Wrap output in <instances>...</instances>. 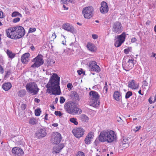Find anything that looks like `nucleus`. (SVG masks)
<instances>
[{
	"label": "nucleus",
	"mask_w": 156,
	"mask_h": 156,
	"mask_svg": "<svg viewBox=\"0 0 156 156\" xmlns=\"http://www.w3.org/2000/svg\"><path fill=\"white\" fill-rule=\"evenodd\" d=\"M60 77L56 73H53L48 82L46 85L47 93L54 95H58L61 94L59 86Z\"/></svg>",
	"instance_id": "obj_1"
},
{
	"label": "nucleus",
	"mask_w": 156,
	"mask_h": 156,
	"mask_svg": "<svg viewBox=\"0 0 156 156\" xmlns=\"http://www.w3.org/2000/svg\"><path fill=\"white\" fill-rule=\"evenodd\" d=\"M116 133L111 130H105L101 131L99 136V140L101 142H107L111 143L116 140Z\"/></svg>",
	"instance_id": "obj_2"
},
{
	"label": "nucleus",
	"mask_w": 156,
	"mask_h": 156,
	"mask_svg": "<svg viewBox=\"0 0 156 156\" xmlns=\"http://www.w3.org/2000/svg\"><path fill=\"white\" fill-rule=\"evenodd\" d=\"M64 108L67 113L72 115L79 114L82 113L81 109L78 108L77 105L71 101L66 103Z\"/></svg>",
	"instance_id": "obj_3"
},
{
	"label": "nucleus",
	"mask_w": 156,
	"mask_h": 156,
	"mask_svg": "<svg viewBox=\"0 0 156 156\" xmlns=\"http://www.w3.org/2000/svg\"><path fill=\"white\" fill-rule=\"evenodd\" d=\"M90 96V106L96 108L100 105V102L99 100V95L98 93L95 91H91L89 93Z\"/></svg>",
	"instance_id": "obj_4"
},
{
	"label": "nucleus",
	"mask_w": 156,
	"mask_h": 156,
	"mask_svg": "<svg viewBox=\"0 0 156 156\" xmlns=\"http://www.w3.org/2000/svg\"><path fill=\"white\" fill-rule=\"evenodd\" d=\"M26 87L27 91L30 94H32L33 95L37 94L39 90L37 84L34 82L27 83Z\"/></svg>",
	"instance_id": "obj_5"
},
{
	"label": "nucleus",
	"mask_w": 156,
	"mask_h": 156,
	"mask_svg": "<svg viewBox=\"0 0 156 156\" xmlns=\"http://www.w3.org/2000/svg\"><path fill=\"white\" fill-rule=\"evenodd\" d=\"M134 65L133 58L129 59L124 58L123 60L122 67L123 69L126 71L132 69Z\"/></svg>",
	"instance_id": "obj_6"
},
{
	"label": "nucleus",
	"mask_w": 156,
	"mask_h": 156,
	"mask_svg": "<svg viewBox=\"0 0 156 156\" xmlns=\"http://www.w3.org/2000/svg\"><path fill=\"white\" fill-rule=\"evenodd\" d=\"M94 12V8L92 6L85 7L82 10V13L84 17L87 19H90L92 17Z\"/></svg>",
	"instance_id": "obj_7"
},
{
	"label": "nucleus",
	"mask_w": 156,
	"mask_h": 156,
	"mask_svg": "<svg viewBox=\"0 0 156 156\" xmlns=\"http://www.w3.org/2000/svg\"><path fill=\"white\" fill-rule=\"evenodd\" d=\"M32 61L34 63L31 65L32 68L35 69L40 67L44 63L43 56L41 55H38L36 57L32 59Z\"/></svg>",
	"instance_id": "obj_8"
},
{
	"label": "nucleus",
	"mask_w": 156,
	"mask_h": 156,
	"mask_svg": "<svg viewBox=\"0 0 156 156\" xmlns=\"http://www.w3.org/2000/svg\"><path fill=\"white\" fill-rule=\"evenodd\" d=\"M126 38V33H122L120 35H117L115 37V40L116 41L115 43V46L116 47H119L125 41Z\"/></svg>",
	"instance_id": "obj_9"
},
{
	"label": "nucleus",
	"mask_w": 156,
	"mask_h": 156,
	"mask_svg": "<svg viewBox=\"0 0 156 156\" xmlns=\"http://www.w3.org/2000/svg\"><path fill=\"white\" fill-rule=\"evenodd\" d=\"M112 31L115 33L119 34L123 30V27L121 23L119 21L114 23L112 25Z\"/></svg>",
	"instance_id": "obj_10"
},
{
	"label": "nucleus",
	"mask_w": 156,
	"mask_h": 156,
	"mask_svg": "<svg viewBox=\"0 0 156 156\" xmlns=\"http://www.w3.org/2000/svg\"><path fill=\"white\" fill-rule=\"evenodd\" d=\"M72 133L75 137L78 138H79L82 137L83 135L84 130L81 127H77L73 129Z\"/></svg>",
	"instance_id": "obj_11"
},
{
	"label": "nucleus",
	"mask_w": 156,
	"mask_h": 156,
	"mask_svg": "<svg viewBox=\"0 0 156 156\" xmlns=\"http://www.w3.org/2000/svg\"><path fill=\"white\" fill-rule=\"evenodd\" d=\"M6 35L7 36L11 39H16V31L15 30V27H10L6 30Z\"/></svg>",
	"instance_id": "obj_12"
},
{
	"label": "nucleus",
	"mask_w": 156,
	"mask_h": 156,
	"mask_svg": "<svg viewBox=\"0 0 156 156\" xmlns=\"http://www.w3.org/2000/svg\"><path fill=\"white\" fill-rule=\"evenodd\" d=\"M16 32V39H20L25 34V31L24 28L21 26H17L15 27Z\"/></svg>",
	"instance_id": "obj_13"
},
{
	"label": "nucleus",
	"mask_w": 156,
	"mask_h": 156,
	"mask_svg": "<svg viewBox=\"0 0 156 156\" xmlns=\"http://www.w3.org/2000/svg\"><path fill=\"white\" fill-rule=\"evenodd\" d=\"M47 134L46 130L44 128L38 129L36 133V137L38 138H42Z\"/></svg>",
	"instance_id": "obj_14"
},
{
	"label": "nucleus",
	"mask_w": 156,
	"mask_h": 156,
	"mask_svg": "<svg viewBox=\"0 0 156 156\" xmlns=\"http://www.w3.org/2000/svg\"><path fill=\"white\" fill-rule=\"evenodd\" d=\"M101 6L100 8V12L103 14H105L108 12V7L107 3L105 2H101Z\"/></svg>",
	"instance_id": "obj_15"
},
{
	"label": "nucleus",
	"mask_w": 156,
	"mask_h": 156,
	"mask_svg": "<svg viewBox=\"0 0 156 156\" xmlns=\"http://www.w3.org/2000/svg\"><path fill=\"white\" fill-rule=\"evenodd\" d=\"M62 28L65 30L73 33L74 32V28L69 23H65L63 24Z\"/></svg>",
	"instance_id": "obj_16"
},
{
	"label": "nucleus",
	"mask_w": 156,
	"mask_h": 156,
	"mask_svg": "<svg viewBox=\"0 0 156 156\" xmlns=\"http://www.w3.org/2000/svg\"><path fill=\"white\" fill-rule=\"evenodd\" d=\"M13 154L18 156H20L23 154V152L22 149L18 147H15L12 150Z\"/></svg>",
	"instance_id": "obj_17"
},
{
	"label": "nucleus",
	"mask_w": 156,
	"mask_h": 156,
	"mask_svg": "<svg viewBox=\"0 0 156 156\" xmlns=\"http://www.w3.org/2000/svg\"><path fill=\"white\" fill-rule=\"evenodd\" d=\"M30 56L29 53H26L23 54L22 56L21 60L22 62L24 64H27L29 61V57Z\"/></svg>",
	"instance_id": "obj_18"
},
{
	"label": "nucleus",
	"mask_w": 156,
	"mask_h": 156,
	"mask_svg": "<svg viewBox=\"0 0 156 156\" xmlns=\"http://www.w3.org/2000/svg\"><path fill=\"white\" fill-rule=\"evenodd\" d=\"M62 140V137L61 134L58 133H56L55 136L53 141L55 144H58Z\"/></svg>",
	"instance_id": "obj_19"
},
{
	"label": "nucleus",
	"mask_w": 156,
	"mask_h": 156,
	"mask_svg": "<svg viewBox=\"0 0 156 156\" xmlns=\"http://www.w3.org/2000/svg\"><path fill=\"white\" fill-rule=\"evenodd\" d=\"M128 87L133 89H135L138 88V86L135 82V81L133 80L128 82Z\"/></svg>",
	"instance_id": "obj_20"
},
{
	"label": "nucleus",
	"mask_w": 156,
	"mask_h": 156,
	"mask_svg": "<svg viewBox=\"0 0 156 156\" xmlns=\"http://www.w3.org/2000/svg\"><path fill=\"white\" fill-rule=\"evenodd\" d=\"M23 137L21 135H18L14 137L13 141L17 144H21L23 140Z\"/></svg>",
	"instance_id": "obj_21"
},
{
	"label": "nucleus",
	"mask_w": 156,
	"mask_h": 156,
	"mask_svg": "<svg viewBox=\"0 0 156 156\" xmlns=\"http://www.w3.org/2000/svg\"><path fill=\"white\" fill-rule=\"evenodd\" d=\"M114 99L116 101H119L122 98L121 94L120 92L118 91H115L113 94Z\"/></svg>",
	"instance_id": "obj_22"
},
{
	"label": "nucleus",
	"mask_w": 156,
	"mask_h": 156,
	"mask_svg": "<svg viewBox=\"0 0 156 156\" xmlns=\"http://www.w3.org/2000/svg\"><path fill=\"white\" fill-rule=\"evenodd\" d=\"M87 47L88 50L91 52H94L96 50V48L95 45L91 43H88Z\"/></svg>",
	"instance_id": "obj_23"
},
{
	"label": "nucleus",
	"mask_w": 156,
	"mask_h": 156,
	"mask_svg": "<svg viewBox=\"0 0 156 156\" xmlns=\"http://www.w3.org/2000/svg\"><path fill=\"white\" fill-rule=\"evenodd\" d=\"M93 63L91 64H94L93 65V66H92V68L90 69L91 71H95L97 73L99 72L100 71V69L99 67L97 65L96 62H92Z\"/></svg>",
	"instance_id": "obj_24"
},
{
	"label": "nucleus",
	"mask_w": 156,
	"mask_h": 156,
	"mask_svg": "<svg viewBox=\"0 0 156 156\" xmlns=\"http://www.w3.org/2000/svg\"><path fill=\"white\" fill-rule=\"evenodd\" d=\"M129 140L127 138H124L123 139L122 142V145L121 144L122 147L124 148H126L129 146Z\"/></svg>",
	"instance_id": "obj_25"
},
{
	"label": "nucleus",
	"mask_w": 156,
	"mask_h": 156,
	"mask_svg": "<svg viewBox=\"0 0 156 156\" xmlns=\"http://www.w3.org/2000/svg\"><path fill=\"white\" fill-rule=\"evenodd\" d=\"M12 87V85L10 83H4L2 86V88L5 91L9 90Z\"/></svg>",
	"instance_id": "obj_26"
},
{
	"label": "nucleus",
	"mask_w": 156,
	"mask_h": 156,
	"mask_svg": "<svg viewBox=\"0 0 156 156\" xmlns=\"http://www.w3.org/2000/svg\"><path fill=\"white\" fill-rule=\"evenodd\" d=\"M73 98L76 101H79L80 100L79 97L77 93L75 92H73L72 94Z\"/></svg>",
	"instance_id": "obj_27"
},
{
	"label": "nucleus",
	"mask_w": 156,
	"mask_h": 156,
	"mask_svg": "<svg viewBox=\"0 0 156 156\" xmlns=\"http://www.w3.org/2000/svg\"><path fill=\"white\" fill-rule=\"evenodd\" d=\"M6 53L9 58H14L16 55L15 54L12 53V51L9 49L7 50Z\"/></svg>",
	"instance_id": "obj_28"
},
{
	"label": "nucleus",
	"mask_w": 156,
	"mask_h": 156,
	"mask_svg": "<svg viewBox=\"0 0 156 156\" xmlns=\"http://www.w3.org/2000/svg\"><path fill=\"white\" fill-rule=\"evenodd\" d=\"M26 94V91L24 90H21L19 91L18 93V95L20 97L24 96Z\"/></svg>",
	"instance_id": "obj_29"
},
{
	"label": "nucleus",
	"mask_w": 156,
	"mask_h": 156,
	"mask_svg": "<svg viewBox=\"0 0 156 156\" xmlns=\"http://www.w3.org/2000/svg\"><path fill=\"white\" fill-rule=\"evenodd\" d=\"M80 119L82 120V121L84 122H87L89 119L88 117L85 115L82 114L80 115Z\"/></svg>",
	"instance_id": "obj_30"
},
{
	"label": "nucleus",
	"mask_w": 156,
	"mask_h": 156,
	"mask_svg": "<svg viewBox=\"0 0 156 156\" xmlns=\"http://www.w3.org/2000/svg\"><path fill=\"white\" fill-rule=\"evenodd\" d=\"M29 122L30 124L32 125H34L36 124L37 122L36 119L33 118H31L29 120Z\"/></svg>",
	"instance_id": "obj_31"
},
{
	"label": "nucleus",
	"mask_w": 156,
	"mask_h": 156,
	"mask_svg": "<svg viewBox=\"0 0 156 156\" xmlns=\"http://www.w3.org/2000/svg\"><path fill=\"white\" fill-rule=\"evenodd\" d=\"M69 121L71 122L74 123L76 125H77L78 124V122L77 121V119L75 118H71L69 119Z\"/></svg>",
	"instance_id": "obj_32"
},
{
	"label": "nucleus",
	"mask_w": 156,
	"mask_h": 156,
	"mask_svg": "<svg viewBox=\"0 0 156 156\" xmlns=\"http://www.w3.org/2000/svg\"><path fill=\"white\" fill-rule=\"evenodd\" d=\"M17 16L22 17V15L18 12H13L12 14V17H16Z\"/></svg>",
	"instance_id": "obj_33"
},
{
	"label": "nucleus",
	"mask_w": 156,
	"mask_h": 156,
	"mask_svg": "<svg viewBox=\"0 0 156 156\" xmlns=\"http://www.w3.org/2000/svg\"><path fill=\"white\" fill-rule=\"evenodd\" d=\"M132 95V92L130 91H128L126 94L125 95V98L126 99H128L129 98L130 96Z\"/></svg>",
	"instance_id": "obj_34"
},
{
	"label": "nucleus",
	"mask_w": 156,
	"mask_h": 156,
	"mask_svg": "<svg viewBox=\"0 0 156 156\" xmlns=\"http://www.w3.org/2000/svg\"><path fill=\"white\" fill-rule=\"evenodd\" d=\"M41 112V110L40 108L36 109L35 111V114L37 116H39Z\"/></svg>",
	"instance_id": "obj_35"
},
{
	"label": "nucleus",
	"mask_w": 156,
	"mask_h": 156,
	"mask_svg": "<svg viewBox=\"0 0 156 156\" xmlns=\"http://www.w3.org/2000/svg\"><path fill=\"white\" fill-rule=\"evenodd\" d=\"M87 137H88L89 139L91 140L94 137V133L93 132L89 133Z\"/></svg>",
	"instance_id": "obj_36"
},
{
	"label": "nucleus",
	"mask_w": 156,
	"mask_h": 156,
	"mask_svg": "<svg viewBox=\"0 0 156 156\" xmlns=\"http://www.w3.org/2000/svg\"><path fill=\"white\" fill-rule=\"evenodd\" d=\"M75 156H85L84 153L82 151H79Z\"/></svg>",
	"instance_id": "obj_37"
},
{
	"label": "nucleus",
	"mask_w": 156,
	"mask_h": 156,
	"mask_svg": "<svg viewBox=\"0 0 156 156\" xmlns=\"http://www.w3.org/2000/svg\"><path fill=\"white\" fill-rule=\"evenodd\" d=\"M85 143L86 144H89L90 143V141L91 140L90 139L86 136L85 139Z\"/></svg>",
	"instance_id": "obj_38"
},
{
	"label": "nucleus",
	"mask_w": 156,
	"mask_h": 156,
	"mask_svg": "<svg viewBox=\"0 0 156 156\" xmlns=\"http://www.w3.org/2000/svg\"><path fill=\"white\" fill-rule=\"evenodd\" d=\"M56 37V36L55 33H54L52 34L51 36L50 37V38L51 39V41H52L55 39Z\"/></svg>",
	"instance_id": "obj_39"
},
{
	"label": "nucleus",
	"mask_w": 156,
	"mask_h": 156,
	"mask_svg": "<svg viewBox=\"0 0 156 156\" xmlns=\"http://www.w3.org/2000/svg\"><path fill=\"white\" fill-rule=\"evenodd\" d=\"M55 114L57 116H58L60 117L62 115L61 112L60 111H55Z\"/></svg>",
	"instance_id": "obj_40"
},
{
	"label": "nucleus",
	"mask_w": 156,
	"mask_h": 156,
	"mask_svg": "<svg viewBox=\"0 0 156 156\" xmlns=\"http://www.w3.org/2000/svg\"><path fill=\"white\" fill-rule=\"evenodd\" d=\"M105 86L104 87L103 90H104L105 91V93L106 94L107 93V92H108V89L107 82H105Z\"/></svg>",
	"instance_id": "obj_41"
},
{
	"label": "nucleus",
	"mask_w": 156,
	"mask_h": 156,
	"mask_svg": "<svg viewBox=\"0 0 156 156\" xmlns=\"http://www.w3.org/2000/svg\"><path fill=\"white\" fill-rule=\"evenodd\" d=\"M55 63V62L52 59H50L48 61V65L51 66L53 64H54Z\"/></svg>",
	"instance_id": "obj_42"
},
{
	"label": "nucleus",
	"mask_w": 156,
	"mask_h": 156,
	"mask_svg": "<svg viewBox=\"0 0 156 156\" xmlns=\"http://www.w3.org/2000/svg\"><path fill=\"white\" fill-rule=\"evenodd\" d=\"M21 109L23 110H24L26 108L27 105L25 104H22L21 105Z\"/></svg>",
	"instance_id": "obj_43"
},
{
	"label": "nucleus",
	"mask_w": 156,
	"mask_h": 156,
	"mask_svg": "<svg viewBox=\"0 0 156 156\" xmlns=\"http://www.w3.org/2000/svg\"><path fill=\"white\" fill-rule=\"evenodd\" d=\"M65 101V98L63 97H60V102L61 104H62Z\"/></svg>",
	"instance_id": "obj_44"
},
{
	"label": "nucleus",
	"mask_w": 156,
	"mask_h": 156,
	"mask_svg": "<svg viewBox=\"0 0 156 156\" xmlns=\"http://www.w3.org/2000/svg\"><path fill=\"white\" fill-rule=\"evenodd\" d=\"M36 28H30L29 30V33H32L35 32L36 31Z\"/></svg>",
	"instance_id": "obj_45"
},
{
	"label": "nucleus",
	"mask_w": 156,
	"mask_h": 156,
	"mask_svg": "<svg viewBox=\"0 0 156 156\" xmlns=\"http://www.w3.org/2000/svg\"><path fill=\"white\" fill-rule=\"evenodd\" d=\"M20 19L19 17H17L14 19L13 20V22L14 23H16L18 22L20 20Z\"/></svg>",
	"instance_id": "obj_46"
},
{
	"label": "nucleus",
	"mask_w": 156,
	"mask_h": 156,
	"mask_svg": "<svg viewBox=\"0 0 156 156\" xmlns=\"http://www.w3.org/2000/svg\"><path fill=\"white\" fill-rule=\"evenodd\" d=\"M95 62V61H92L90 62L89 63V67L90 69L92 68V66H93V65H94V64H91V63H93L92 62Z\"/></svg>",
	"instance_id": "obj_47"
},
{
	"label": "nucleus",
	"mask_w": 156,
	"mask_h": 156,
	"mask_svg": "<svg viewBox=\"0 0 156 156\" xmlns=\"http://www.w3.org/2000/svg\"><path fill=\"white\" fill-rule=\"evenodd\" d=\"M10 74V72L9 71H7L5 76V78H8Z\"/></svg>",
	"instance_id": "obj_48"
},
{
	"label": "nucleus",
	"mask_w": 156,
	"mask_h": 156,
	"mask_svg": "<svg viewBox=\"0 0 156 156\" xmlns=\"http://www.w3.org/2000/svg\"><path fill=\"white\" fill-rule=\"evenodd\" d=\"M140 128V126H136V127L135 129H133V130L135 132H137L138 131V130Z\"/></svg>",
	"instance_id": "obj_49"
},
{
	"label": "nucleus",
	"mask_w": 156,
	"mask_h": 156,
	"mask_svg": "<svg viewBox=\"0 0 156 156\" xmlns=\"http://www.w3.org/2000/svg\"><path fill=\"white\" fill-rule=\"evenodd\" d=\"M124 52L126 54H128L129 52V50L128 48H126L124 50Z\"/></svg>",
	"instance_id": "obj_50"
},
{
	"label": "nucleus",
	"mask_w": 156,
	"mask_h": 156,
	"mask_svg": "<svg viewBox=\"0 0 156 156\" xmlns=\"http://www.w3.org/2000/svg\"><path fill=\"white\" fill-rule=\"evenodd\" d=\"M92 37L94 39H97L98 38V35L97 34H92Z\"/></svg>",
	"instance_id": "obj_51"
},
{
	"label": "nucleus",
	"mask_w": 156,
	"mask_h": 156,
	"mask_svg": "<svg viewBox=\"0 0 156 156\" xmlns=\"http://www.w3.org/2000/svg\"><path fill=\"white\" fill-rule=\"evenodd\" d=\"M0 72L2 74L4 72L3 68L2 66L1 65H0Z\"/></svg>",
	"instance_id": "obj_52"
},
{
	"label": "nucleus",
	"mask_w": 156,
	"mask_h": 156,
	"mask_svg": "<svg viewBox=\"0 0 156 156\" xmlns=\"http://www.w3.org/2000/svg\"><path fill=\"white\" fill-rule=\"evenodd\" d=\"M67 87L68 88H71L73 87V86L71 83H69L67 84Z\"/></svg>",
	"instance_id": "obj_53"
},
{
	"label": "nucleus",
	"mask_w": 156,
	"mask_h": 156,
	"mask_svg": "<svg viewBox=\"0 0 156 156\" xmlns=\"http://www.w3.org/2000/svg\"><path fill=\"white\" fill-rule=\"evenodd\" d=\"M149 102L151 104L154 103V101H152L151 99V98L150 97L148 100Z\"/></svg>",
	"instance_id": "obj_54"
},
{
	"label": "nucleus",
	"mask_w": 156,
	"mask_h": 156,
	"mask_svg": "<svg viewBox=\"0 0 156 156\" xmlns=\"http://www.w3.org/2000/svg\"><path fill=\"white\" fill-rule=\"evenodd\" d=\"M3 18V13L2 12L0 11V18Z\"/></svg>",
	"instance_id": "obj_55"
},
{
	"label": "nucleus",
	"mask_w": 156,
	"mask_h": 156,
	"mask_svg": "<svg viewBox=\"0 0 156 156\" xmlns=\"http://www.w3.org/2000/svg\"><path fill=\"white\" fill-rule=\"evenodd\" d=\"M136 40V38L135 37L132 38L131 39V41L132 42H135Z\"/></svg>",
	"instance_id": "obj_56"
},
{
	"label": "nucleus",
	"mask_w": 156,
	"mask_h": 156,
	"mask_svg": "<svg viewBox=\"0 0 156 156\" xmlns=\"http://www.w3.org/2000/svg\"><path fill=\"white\" fill-rule=\"evenodd\" d=\"M116 118L117 119V121L118 122H120L122 120V119L120 117L118 116Z\"/></svg>",
	"instance_id": "obj_57"
},
{
	"label": "nucleus",
	"mask_w": 156,
	"mask_h": 156,
	"mask_svg": "<svg viewBox=\"0 0 156 156\" xmlns=\"http://www.w3.org/2000/svg\"><path fill=\"white\" fill-rule=\"evenodd\" d=\"M34 101L36 102L39 103L40 102V100L38 98H35L34 99Z\"/></svg>",
	"instance_id": "obj_58"
},
{
	"label": "nucleus",
	"mask_w": 156,
	"mask_h": 156,
	"mask_svg": "<svg viewBox=\"0 0 156 156\" xmlns=\"http://www.w3.org/2000/svg\"><path fill=\"white\" fill-rule=\"evenodd\" d=\"M77 72L78 73V74L79 75H80L81 74H82L83 73V71L78 70L77 71Z\"/></svg>",
	"instance_id": "obj_59"
},
{
	"label": "nucleus",
	"mask_w": 156,
	"mask_h": 156,
	"mask_svg": "<svg viewBox=\"0 0 156 156\" xmlns=\"http://www.w3.org/2000/svg\"><path fill=\"white\" fill-rule=\"evenodd\" d=\"M58 123H55L52 124V126L54 127H57V126H58Z\"/></svg>",
	"instance_id": "obj_60"
},
{
	"label": "nucleus",
	"mask_w": 156,
	"mask_h": 156,
	"mask_svg": "<svg viewBox=\"0 0 156 156\" xmlns=\"http://www.w3.org/2000/svg\"><path fill=\"white\" fill-rule=\"evenodd\" d=\"M144 85V86H147L148 83L146 81H144L143 82Z\"/></svg>",
	"instance_id": "obj_61"
},
{
	"label": "nucleus",
	"mask_w": 156,
	"mask_h": 156,
	"mask_svg": "<svg viewBox=\"0 0 156 156\" xmlns=\"http://www.w3.org/2000/svg\"><path fill=\"white\" fill-rule=\"evenodd\" d=\"M63 8L64 9V10H67L68 9V7H66V6L65 5H63Z\"/></svg>",
	"instance_id": "obj_62"
},
{
	"label": "nucleus",
	"mask_w": 156,
	"mask_h": 156,
	"mask_svg": "<svg viewBox=\"0 0 156 156\" xmlns=\"http://www.w3.org/2000/svg\"><path fill=\"white\" fill-rule=\"evenodd\" d=\"M30 48L31 49V50L32 51H34V50L35 49V48H34V46L33 45H32V46H31L30 47Z\"/></svg>",
	"instance_id": "obj_63"
},
{
	"label": "nucleus",
	"mask_w": 156,
	"mask_h": 156,
	"mask_svg": "<svg viewBox=\"0 0 156 156\" xmlns=\"http://www.w3.org/2000/svg\"><path fill=\"white\" fill-rule=\"evenodd\" d=\"M61 1L64 4H66L67 3V0H62Z\"/></svg>",
	"instance_id": "obj_64"
}]
</instances>
